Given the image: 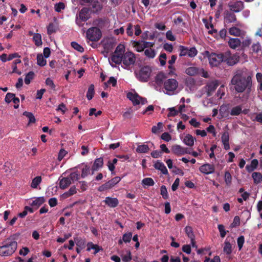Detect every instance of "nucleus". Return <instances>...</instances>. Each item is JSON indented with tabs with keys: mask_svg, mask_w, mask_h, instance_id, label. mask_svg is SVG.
I'll list each match as a JSON object with an SVG mask.
<instances>
[{
	"mask_svg": "<svg viewBox=\"0 0 262 262\" xmlns=\"http://www.w3.org/2000/svg\"><path fill=\"white\" fill-rule=\"evenodd\" d=\"M231 84L237 93H242L246 91V94L249 95L252 91V77L242 70L236 72L231 79Z\"/></svg>",
	"mask_w": 262,
	"mask_h": 262,
	"instance_id": "nucleus-1",
	"label": "nucleus"
},
{
	"mask_svg": "<svg viewBox=\"0 0 262 262\" xmlns=\"http://www.w3.org/2000/svg\"><path fill=\"white\" fill-rule=\"evenodd\" d=\"M152 72L151 67L149 66L140 67L138 71H135L134 73L137 79L142 82H147Z\"/></svg>",
	"mask_w": 262,
	"mask_h": 262,
	"instance_id": "nucleus-2",
	"label": "nucleus"
},
{
	"mask_svg": "<svg viewBox=\"0 0 262 262\" xmlns=\"http://www.w3.org/2000/svg\"><path fill=\"white\" fill-rule=\"evenodd\" d=\"M17 243L16 241H8L0 246V256H8L13 254L16 250Z\"/></svg>",
	"mask_w": 262,
	"mask_h": 262,
	"instance_id": "nucleus-3",
	"label": "nucleus"
},
{
	"mask_svg": "<svg viewBox=\"0 0 262 262\" xmlns=\"http://www.w3.org/2000/svg\"><path fill=\"white\" fill-rule=\"evenodd\" d=\"M203 55L204 57L208 58L209 63L211 67H217L224 60V54L223 53L216 54L205 51Z\"/></svg>",
	"mask_w": 262,
	"mask_h": 262,
	"instance_id": "nucleus-4",
	"label": "nucleus"
},
{
	"mask_svg": "<svg viewBox=\"0 0 262 262\" xmlns=\"http://www.w3.org/2000/svg\"><path fill=\"white\" fill-rule=\"evenodd\" d=\"M90 8L83 7L79 11L78 14L76 15V24L79 27H82L83 26L82 22H85L90 18Z\"/></svg>",
	"mask_w": 262,
	"mask_h": 262,
	"instance_id": "nucleus-5",
	"label": "nucleus"
},
{
	"mask_svg": "<svg viewBox=\"0 0 262 262\" xmlns=\"http://www.w3.org/2000/svg\"><path fill=\"white\" fill-rule=\"evenodd\" d=\"M86 35L89 40L92 41H98L101 38L102 32L99 28L93 27L87 30Z\"/></svg>",
	"mask_w": 262,
	"mask_h": 262,
	"instance_id": "nucleus-6",
	"label": "nucleus"
},
{
	"mask_svg": "<svg viewBox=\"0 0 262 262\" xmlns=\"http://www.w3.org/2000/svg\"><path fill=\"white\" fill-rule=\"evenodd\" d=\"M136 60L135 54L131 51H127L123 54L122 63L127 68L134 65Z\"/></svg>",
	"mask_w": 262,
	"mask_h": 262,
	"instance_id": "nucleus-7",
	"label": "nucleus"
},
{
	"mask_svg": "<svg viewBox=\"0 0 262 262\" xmlns=\"http://www.w3.org/2000/svg\"><path fill=\"white\" fill-rule=\"evenodd\" d=\"M228 7L231 11L238 13L244 10L245 4L242 1H231L228 3Z\"/></svg>",
	"mask_w": 262,
	"mask_h": 262,
	"instance_id": "nucleus-8",
	"label": "nucleus"
},
{
	"mask_svg": "<svg viewBox=\"0 0 262 262\" xmlns=\"http://www.w3.org/2000/svg\"><path fill=\"white\" fill-rule=\"evenodd\" d=\"M219 85V82L216 80L208 82L204 87L207 96L208 97L211 96Z\"/></svg>",
	"mask_w": 262,
	"mask_h": 262,
	"instance_id": "nucleus-9",
	"label": "nucleus"
},
{
	"mask_svg": "<svg viewBox=\"0 0 262 262\" xmlns=\"http://www.w3.org/2000/svg\"><path fill=\"white\" fill-rule=\"evenodd\" d=\"M178 86V82L175 79H168L164 83V88L167 92H173Z\"/></svg>",
	"mask_w": 262,
	"mask_h": 262,
	"instance_id": "nucleus-10",
	"label": "nucleus"
},
{
	"mask_svg": "<svg viewBox=\"0 0 262 262\" xmlns=\"http://www.w3.org/2000/svg\"><path fill=\"white\" fill-rule=\"evenodd\" d=\"M239 57L236 55H231L229 53L224 54L223 62H226L229 66H233L238 62Z\"/></svg>",
	"mask_w": 262,
	"mask_h": 262,
	"instance_id": "nucleus-11",
	"label": "nucleus"
},
{
	"mask_svg": "<svg viewBox=\"0 0 262 262\" xmlns=\"http://www.w3.org/2000/svg\"><path fill=\"white\" fill-rule=\"evenodd\" d=\"M237 18L234 12L230 10H226L224 12V23L228 24L236 23Z\"/></svg>",
	"mask_w": 262,
	"mask_h": 262,
	"instance_id": "nucleus-12",
	"label": "nucleus"
},
{
	"mask_svg": "<svg viewBox=\"0 0 262 262\" xmlns=\"http://www.w3.org/2000/svg\"><path fill=\"white\" fill-rule=\"evenodd\" d=\"M200 171L204 174H209L213 173L215 171V167L213 164H204L199 168Z\"/></svg>",
	"mask_w": 262,
	"mask_h": 262,
	"instance_id": "nucleus-13",
	"label": "nucleus"
},
{
	"mask_svg": "<svg viewBox=\"0 0 262 262\" xmlns=\"http://www.w3.org/2000/svg\"><path fill=\"white\" fill-rule=\"evenodd\" d=\"M103 166V159L102 157L97 158L95 160L94 162L92 165L91 170L92 174L94 173L95 171H98L100 168H102Z\"/></svg>",
	"mask_w": 262,
	"mask_h": 262,
	"instance_id": "nucleus-14",
	"label": "nucleus"
},
{
	"mask_svg": "<svg viewBox=\"0 0 262 262\" xmlns=\"http://www.w3.org/2000/svg\"><path fill=\"white\" fill-rule=\"evenodd\" d=\"M184 147L177 144L172 146L171 151L174 155L180 156L185 154L186 151Z\"/></svg>",
	"mask_w": 262,
	"mask_h": 262,
	"instance_id": "nucleus-15",
	"label": "nucleus"
},
{
	"mask_svg": "<svg viewBox=\"0 0 262 262\" xmlns=\"http://www.w3.org/2000/svg\"><path fill=\"white\" fill-rule=\"evenodd\" d=\"M103 202L106 205L112 208L117 207L119 204L118 200L117 198L110 196L106 197Z\"/></svg>",
	"mask_w": 262,
	"mask_h": 262,
	"instance_id": "nucleus-16",
	"label": "nucleus"
},
{
	"mask_svg": "<svg viewBox=\"0 0 262 262\" xmlns=\"http://www.w3.org/2000/svg\"><path fill=\"white\" fill-rule=\"evenodd\" d=\"M221 140L224 145V149L226 150L229 149V135L228 131H225L223 133L221 137Z\"/></svg>",
	"mask_w": 262,
	"mask_h": 262,
	"instance_id": "nucleus-17",
	"label": "nucleus"
},
{
	"mask_svg": "<svg viewBox=\"0 0 262 262\" xmlns=\"http://www.w3.org/2000/svg\"><path fill=\"white\" fill-rule=\"evenodd\" d=\"M126 96L127 98L133 102L134 105L140 104V101H139L140 96L137 93H133L132 92H128Z\"/></svg>",
	"mask_w": 262,
	"mask_h": 262,
	"instance_id": "nucleus-18",
	"label": "nucleus"
},
{
	"mask_svg": "<svg viewBox=\"0 0 262 262\" xmlns=\"http://www.w3.org/2000/svg\"><path fill=\"white\" fill-rule=\"evenodd\" d=\"M87 251H90L91 250L93 249L94 250V254H96L100 251L103 250V249L101 247L99 246L98 245L94 244L92 242H89L87 245Z\"/></svg>",
	"mask_w": 262,
	"mask_h": 262,
	"instance_id": "nucleus-19",
	"label": "nucleus"
},
{
	"mask_svg": "<svg viewBox=\"0 0 262 262\" xmlns=\"http://www.w3.org/2000/svg\"><path fill=\"white\" fill-rule=\"evenodd\" d=\"M92 11L94 13H98L100 12L102 8L103 5L98 1V0H95L92 3Z\"/></svg>",
	"mask_w": 262,
	"mask_h": 262,
	"instance_id": "nucleus-20",
	"label": "nucleus"
},
{
	"mask_svg": "<svg viewBox=\"0 0 262 262\" xmlns=\"http://www.w3.org/2000/svg\"><path fill=\"white\" fill-rule=\"evenodd\" d=\"M77 168H79L81 170V174L80 175L81 178H85L90 173V167L86 165H83L82 164L79 165Z\"/></svg>",
	"mask_w": 262,
	"mask_h": 262,
	"instance_id": "nucleus-21",
	"label": "nucleus"
},
{
	"mask_svg": "<svg viewBox=\"0 0 262 262\" xmlns=\"http://www.w3.org/2000/svg\"><path fill=\"white\" fill-rule=\"evenodd\" d=\"M154 167L161 171L164 174H168V170L164 164L160 161H157L154 164Z\"/></svg>",
	"mask_w": 262,
	"mask_h": 262,
	"instance_id": "nucleus-22",
	"label": "nucleus"
},
{
	"mask_svg": "<svg viewBox=\"0 0 262 262\" xmlns=\"http://www.w3.org/2000/svg\"><path fill=\"white\" fill-rule=\"evenodd\" d=\"M241 44V41L240 39L237 38H232L228 41L229 46L233 49H235L240 46Z\"/></svg>",
	"mask_w": 262,
	"mask_h": 262,
	"instance_id": "nucleus-23",
	"label": "nucleus"
},
{
	"mask_svg": "<svg viewBox=\"0 0 262 262\" xmlns=\"http://www.w3.org/2000/svg\"><path fill=\"white\" fill-rule=\"evenodd\" d=\"M93 25L95 26V27L102 29L105 25V19L102 18H96L93 20Z\"/></svg>",
	"mask_w": 262,
	"mask_h": 262,
	"instance_id": "nucleus-24",
	"label": "nucleus"
},
{
	"mask_svg": "<svg viewBox=\"0 0 262 262\" xmlns=\"http://www.w3.org/2000/svg\"><path fill=\"white\" fill-rule=\"evenodd\" d=\"M71 184V181L69 177L63 178L59 181V187L62 189L67 188Z\"/></svg>",
	"mask_w": 262,
	"mask_h": 262,
	"instance_id": "nucleus-25",
	"label": "nucleus"
},
{
	"mask_svg": "<svg viewBox=\"0 0 262 262\" xmlns=\"http://www.w3.org/2000/svg\"><path fill=\"white\" fill-rule=\"evenodd\" d=\"M77 247L84 249L86 246L85 239L80 237H76L74 238Z\"/></svg>",
	"mask_w": 262,
	"mask_h": 262,
	"instance_id": "nucleus-26",
	"label": "nucleus"
},
{
	"mask_svg": "<svg viewBox=\"0 0 262 262\" xmlns=\"http://www.w3.org/2000/svg\"><path fill=\"white\" fill-rule=\"evenodd\" d=\"M73 170L74 171L70 174V177H69L71 181L72 180L73 182L77 181L81 178L80 172L78 171L77 167H75Z\"/></svg>",
	"mask_w": 262,
	"mask_h": 262,
	"instance_id": "nucleus-27",
	"label": "nucleus"
},
{
	"mask_svg": "<svg viewBox=\"0 0 262 262\" xmlns=\"http://www.w3.org/2000/svg\"><path fill=\"white\" fill-rule=\"evenodd\" d=\"M142 42L140 41H132V45L133 46L136 48V50L138 52H141L144 50V48Z\"/></svg>",
	"mask_w": 262,
	"mask_h": 262,
	"instance_id": "nucleus-28",
	"label": "nucleus"
},
{
	"mask_svg": "<svg viewBox=\"0 0 262 262\" xmlns=\"http://www.w3.org/2000/svg\"><path fill=\"white\" fill-rule=\"evenodd\" d=\"M258 161L257 159H253L251 162L250 165H247L246 166L247 170L249 172L253 171L258 166Z\"/></svg>",
	"mask_w": 262,
	"mask_h": 262,
	"instance_id": "nucleus-29",
	"label": "nucleus"
},
{
	"mask_svg": "<svg viewBox=\"0 0 262 262\" xmlns=\"http://www.w3.org/2000/svg\"><path fill=\"white\" fill-rule=\"evenodd\" d=\"M242 31L240 29L236 27H232L229 29V34L236 37L240 36L242 34Z\"/></svg>",
	"mask_w": 262,
	"mask_h": 262,
	"instance_id": "nucleus-30",
	"label": "nucleus"
},
{
	"mask_svg": "<svg viewBox=\"0 0 262 262\" xmlns=\"http://www.w3.org/2000/svg\"><path fill=\"white\" fill-rule=\"evenodd\" d=\"M183 142L189 146H192L194 144V139L192 135L187 134L184 137Z\"/></svg>",
	"mask_w": 262,
	"mask_h": 262,
	"instance_id": "nucleus-31",
	"label": "nucleus"
},
{
	"mask_svg": "<svg viewBox=\"0 0 262 262\" xmlns=\"http://www.w3.org/2000/svg\"><path fill=\"white\" fill-rule=\"evenodd\" d=\"M122 59L123 55H120L114 53L111 56L112 61L116 64H120L122 62Z\"/></svg>",
	"mask_w": 262,
	"mask_h": 262,
	"instance_id": "nucleus-32",
	"label": "nucleus"
},
{
	"mask_svg": "<svg viewBox=\"0 0 262 262\" xmlns=\"http://www.w3.org/2000/svg\"><path fill=\"white\" fill-rule=\"evenodd\" d=\"M186 73L190 76H195L199 73V69L195 67H190L186 69Z\"/></svg>",
	"mask_w": 262,
	"mask_h": 262,
	"instance_id": "nucleus-33",
	"label": "nucleus"
},
{
	"mask_svg": "<svg viewBox=\"0 0 262 262\" xmlns=\"http://www.w3.org/2000/svg\"><path fill=\"white\" fill-rule=\"evenodd\" d=\"M33 40L36 46L39 47L42 45V42L40 34H34V36L33 37Z\"/></svg>",
	"mask_w": 262,
	"mask_h": 262,
	"instance_id": "nucleus-34",
	"label": "nucleus"
},
{
	"mask_svg": "<svg viewBox=\"0 0 262 262\" xmlns=\"http://www.w3.org/2000/svg\"><path fill=\"white\" fill-rule=\"evenodd\" d=\"M94 85L92 84H91L88 89V92L86 93V98L89 100H91L95 94V90H94Z\"/></svg>",
	"mask_w": 262,
	"mask_h": 262,
	"instance_id": "nucleus-35",
	"label": "nucleus"
},
{
	"mask_svg": "<svg viewBox=\"0 0 262 262\" xmlns=\"http://www.w3.org/2000/svg\"><path fill=\"white\" fill-rule=\"evenodd\" d=\"M149 150L148 146L144 144L138 146L136 148V151L138 153H147Z\"/></svg>",
	"mask_w": 262,
	"mask_h": 262,
	"instance_id": "nucleus-36",
	"label": "nucleus"
},
{
	"mask_svg": "<svg viewBox=\"0 0 262 262\" xmlns=\"http://www.w3.org/2000/svg\"><path fill=\"white\" fill-rule=\"evenodd\" d=\"M41 177L40 176H37L35 177L32 181L31 187L33 188H37V186L41 182Z\"/></svg>",
	"mask_w": 262,
	"mask_h": 262,
	"instance_id": "nucleus-37",
	"label": "nucleus"
},
{
	"mask_svg": "<svg viewBox=\"0 0 262 262\" xmlns=\"http://www.w3.org/2000/svg\"><path fill=\"white\" fill-rule=\"evenodd\" d=\"M242 112V107L241 105H237L233 107L230 112L231 116H238Z\"/></svg>",
	"mask_w": 262,
	"mask_h": 262,
	"instance_id": "nucleus-38",
	"label": "nucleus"
},
{
	"mask_svg": "<svg viewBox=\"0 0 262 262\" xmlns=\"http://www.w3.org/2000/svg\"><path fill=\"white\" fill-rule=\"evenodd\" d=\"M185 231L187 236L191 239L195 238L192 228L191 226H187L185 228Z\"/></svg>",
	"mask_w": 262,
	"mask_h": 262,
	"instance_id": "nucleus-39",
	"label": "nucleus"
},
{
	"mask_svg": "<svg viewBox=\"0 0 262 262\" xmlns=\"http://www.w3.org/2000/svg\"><path fill=\"white\" fill-rule=\"evenodd\" d=\"M254 182L258 184L262 181V174L260 172H254L252 174Z\"/></svg>",
	"mask_w": 262,
	"mask_h": 262,
	"instance_id": "nucleus-40",
	"label": "nucleus"
},
{
	"mask_svg": "<svg viewBox=\"0 0 262 262\" xmlns=\"http://www.w3.org/2000/svg\"><path fill=\"white\" fill-rule=\"evenodd\" d=\"M220 113L222 117H227L229 114V108L227 105H222L220 107Z\"/></svg>",
	"mask_w": 262,
	"mask_h": 262,
	"instance_id": "nucleus-41",
	"label": "nucleus"
},
{
	"mask_svg": "<svg viewBox=\"0 0 262 262\" xmlns=\"http://www.w3.org/2000/svg\"><path fill=\"white\" fill-rule=\"evenodd\" d=\"M224 252L227 254H230L232 253V246L229 242L227 241V238L224 243Z\"/></svg>",
	"mask_w": 262,
	"mask_h": 262,
	"instance_id": "nucleus-42",
	"label": "nucleus"
},
{
	"mask_svg": "<svg viewBox=\"0 0 262 262\" xmlns=\"http://www.w3.org/2000/svg\"><path fill=\"white\" fill-rule=\"evenodd\" d=\"M142 184L143 186H151L155 184V182L151 178H146L142 180Z\"/></svg>",
	"mask_w": 262,
	"mask_h": 262,
	"instance_id": "nucleus-43",
	"label": "nucleus"
},
{
	"mask_svg": "<svg viewBox=\"0 0 262 262\" xmlns=\"http://www.w3.org/2000/svg\"><path fill=\"white\" fill-rule=\"evenodd\" d=\"M166 78L165 74L160 72L158 74L156 77L155 81L158 84H161L163 83V80Z\"/></svg>",
	"mask_w": 262,
	"mask_h": 262,
	"instance_id": "nucleus-44",
	"label": "nucleus"
},
{
	"mask_svg": "<svg viewBox=\"0 0 262 262\" xmlns=\"http://www.w3.org/2000/svg\"><path fill=\"white\" fill-rule=\"evenodd\" d=\"M37 63L39 66H45L47 63V61L44 59L42 54H38L37 56Z\"/></svg>",
	"mask_w": 262,
	"mask_h": 262,
	"instance_id": "nucleus-45",
	"label": "nucleus"
},
{
	"mask_svg": "<svg viewBox=\"0 0 262 262\" xmlns=\"http://www.w3.org/2000/svg\"><path fill=\"white\" fill-rule=\"evenodd\" d=\"M144 54L149 58H154L156 56V52L154 49L149 48L144 51Z\"/></svg>",
	"mask_w": 262,
	"mask_h": 262,
	"instance_id": "nucleus-46",
	"label": "nucleus"
},
{
	"mask_svg": "<svg viewBox=\"0 0 262 262\" xmlns=\"http://www.w3.org/2000/svg\"><path fill=\"white\" fill-rule=\"evenodd\" d=\"M23 115L25 116L29 119V123H32L35 122V118L33 115V114L31 112H24L23 113Z\"/></svg>",
	"mask_w": 262,
	"mask_h": 262,
	"instance_id": "nucleus-47",
	"label": "nucleus"
},
{
	"mask_svg": "<svg viewBox=\"0 0 262 262\" xmlns=\"http://www.w3.org/2000/svg\"><path fill=\"white\" fill-rule=\"evenodd\" d=\"M45 202V199L43 197H38L34 201H33L32 203V206H39L44 203Z\"/></svg>",
	"mask_w": 262,
	"mask_h": 262,
	"instance_id": "nucleus-48",
	"label": "nucleus"
},
{
	"mask_svg": "<svg viewBox=\"0 0 262 262\" xmlns=\"http://www.w3.org/2000/svg\"><path fill=\"white\" fill-rule=\"evenodd\" d=\"M125 47L124 45L119 44L116 48L114 53L119 54L120 55H123L125 53Z\"/></svg>",
	"mask_w": 262,
	"mask_h": 262,
	"instance_id": "nucleus-49",
	"label": "nucleus"
},
{
	"mask_svg": "<svg viewBox=\"0 0 262 262\" xmlns=\"http://www.w3.org/2000/svg\"><path fill=\"white\" fill-rule=\"evenodd\" d=\"M34 76V73L33 71L29 72L25 78V83L26 84H30L31 80L33 79Z\"/></svg>",
	"mask_w": 262,
	"mask_h": 262,
	"instance_id": "nucleus-50",
	"label": "nucleus"
},
{
	"mask_svg": "<svg viewBox=\"0 0 262 262\" xmlns=\"http://www.w3.org/2000/svg\"><path fill=\"white\" fill-rule=\"evenodd\" d=\"M111 188H112V187L111 186L110 184H109L108 182L107 181L105 183L100 186L98 188V190L100 192H103L105 190L110 189Z\"/></svg>",
	"mask_w": 262,
	"mask_h": 262,
	"instance_id": "nucleus-51",
	"label": "nucleus"
},
{
	"mask_svg": "<svg viewBox=\"0 0 262 262\" xmlns=\"http://www.w3.org/2000/svg\"><path fill=\"white\" fill-rule=\"evenodd\" d=\"M71 46L77 51L82 53L84 52V48L77 42L73 41L71 42Z\"/></svg>",
	"mask_w": 262,
	"mask_h": 262,
	"instance_id": "nucleus-52",
	"label": "nucleus"
},
{
	"mask_svg": "<svg viewBox=\"0 0 262 262\" xmlns=\"http://www.w3.org/2000/svg\"><path fill=\"white\" fill-rule=\"evenodd\" d=\"M160 194L164 199H167L168 198V192L166 187L165 185H162L160 188Z\"/></svg>",
	"mask_w": 262,
	"mask_h": 262,
	"instance_id": "nucleus-53",
	"label": "nucleus"
},
{
	"mask_svg": "<svg viewBox=\"0 0 262 262\" xmlns=\"http://www.w3.org/2000/svg\"><path fill=\"white\" fill-rule=\"evenodd\" d=\"M132 237V233L129 232L124 233L122 236V240L125 243H129L131 241Z\"/></svg>",
	"mask_w": 262,
	"mask_h": 262,
	"instance_id": "nucleus-54",
	"label": "nucleus"
},
{
	"mask_svg": "<svg viewBox=\"0 0 262 262\" xmlns=\"http://www.w3.org/2000/svg\"><path fill=\"white\" fill-rule=\"evenodd\" d=\"M56 26L53 23H50L47 27L48 34L49 35H51V34H53V33L56 32Z\"/></svg>",
	"mask_w": 262,
	"mask_h": 262,
	"instance_id": "nucleus-55",
	"label": "nucleus"
},
{
	"mask_svg": "<svg viewBox=\"0 0 262 262\" xmlns=\"http://www.w3.org/2000/svg\"><path fill=\"white\" fill-rule=\"evenodd\" d=\"M225 181L227 185H230L232 181V177L230 173L227 171L225 173Z\"/></svg>",
	"mask_w": 262,
	"mask_h": 262,
	"instance_id": "nucleus-56",
	"label": "nucleus"
},
{
	"mask_svg": "<svg viewBox=\"0 0 262 262\" xmlns=\"http://www.w3.org/2000/svg\"><path fill=\"white\" fill-rule=\"evenodd\" d=\"M121 181V178L119 177H115L108 181V183L111 186L113 187L115 185Z\"/></svg>",
	"mask_w": 262,
	"mask_h": 262,
	"instance_id": "nucleus-57",
	"label": "nucleus"
},
{
	"mask_svg": "<svg viewBox=\"0 0 262 262\" xmlns=\"http://www.w3.org/2000/svg\"><path fill=\"white\" fill-rule=\"evenodd\" d=\"M163 127V124L161 122H159L157 124V125L153 126L151 128V132L152 133L156 134L159 132V131Z\"/></svg>",
	"mask_w": 262,
	"mask_h": 262,
	"instance_id": "nucleus-58",
	"label": "nucleus"
},
{
	"mask_svg": "<svg viewBox=\"0 0 262 262\" xmlns=\"http://www.w3.org/2000/svg\"><path fill=\"white\" fill-rule=\"evenodd\" d=\"M15 95L13 93H8L5 97V100L7 103H10L15 98Z\"/></svg>",
	"mask_w": 262,
	"mask_h": 262,
	"instance_id": "nucleus-59",
	"label": "nucleus"
},
{
	"mask_svg": "<svg viewBox=\"0 0 262 262\" xmlns=\"http://www.w3.org/2000/svg\"><path fill=\"white\" fill-rule=\"evenodd\" d=\"M65 8V5L62 2H59L55 5V10L57 12H60L62 10Z\"/></svg>",
	"mask_w": 262,
	"mask_h": 262,
	"instance_id": "nucleus-60",
	"label": "nucleus"
},
{
	"mask_svg": "<svg viewBox=\"0 0 262 262\" xmlns=\"http://www.w3.org/2000/svg\"><path fill=\"white\" fill-rule=\"evenodd\" d=\"M180 56H185L188 55V49L183 46H180Z\"/></svg>",
	"mask_w": 262,
	"mask_h": 262,
	"instance_id": "nucleus-61",
	"label": "nucleus"
},
{
	"mask_svg": "<svg viewBox=\"0 0 262 262\" xmlns=\"http://www.w3.org/2000/svg\"><path fill=\"white\" fill-rule=\"evenodd\" d=\"M252 50L253 52L256 53H258L259 52L261 51V46L259 42H257L256 43H254L252 46Z\"/></svg>",
	"mask_w": 262,
	"mask_h": 262,
	"instance_id": "nucleus-62",
	"label": "nucleus"
},
{
	"mask_svg": "<svg viewBox=\"0 0 262 262\" xmlns=\"http://www.w3.org/2000/svg\"><path fill=\"white\" fill-rule=\"evenodd\" d=\"M198 51L195 47H192L188 49V56L190 57H193L196 55Z\"/></svg>",
	"mask_w": 262,
	"mask_h": 262,
	"instance_id": "nucleus-63",
	"label": "nucleus"
},
{
	"mask_svg": "<svg viewBox=\"0 0 262 262\" xmlns=\"http://www.w3.org/2000/svg\"><path fill=\"white\" fill-rule=\"evenodd\" d=\"M159 61L162 66H164L166 64V54L164 53H161L159 56Z\"/></svg>",
	"mask_w": 262,
	"mask_h": 262,
	"instance_id": "nucleus-64",
	"label": "nucleus"
}]
</instances>
